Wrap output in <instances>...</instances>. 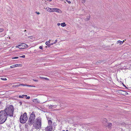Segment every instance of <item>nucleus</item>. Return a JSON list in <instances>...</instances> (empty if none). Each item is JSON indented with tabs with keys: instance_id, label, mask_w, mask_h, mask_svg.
Listing matches in <instances>:
<instances>
[{
	"instance_id": "nucleus-1",
	"label": "nucleus",
	"mask_w": 131,
	"mask_h": 131,
	"mask_svg": "<svg viewBox=\"0 0 131 131\" xmlns=\"http://www.w3.org/2000/svg\"><path fill=\"white\" fill-rule=\"evenodd\" d=\"M42 118L39 116L36 118L33 124V126L37 130L41 128Z\"/></svg>"
},
{
	"instance_id": "nucleus-2",
	"label": "nucleus",
	"mask_w": 131,
	"mask_h": 131,
	"mask_svg": "<svg viewBox=\"0 0 131 131\" xmlns=\"http://www.w3.org/2000/svg\"><path fill=\"white\" fill-rule=\"evenodd\" d=\"M8 116L6 112L4 110L0 111V124H2L5 122Z\"/></svg>"
},
{
	"instance_id": "nucleus-3",
	"label": "nucleus",
	"mask_w": 131,
	"mask_h": 131,
	"mask_svg": "<svg viewBox=\"0 0 131 131\" xmlns=\"http://www.w3.org/2000/svg\"><path fill=\"white\" fill-rule=\"evenodd\" d=\"M4 111L6 112L8 116L10 117L13 116L14 108L12 105H10L8 106Z\"/></svg>"
},
{
	"instance_id": "nucleus-4",
	"label": "nucleus",
	"mask_w": 131,
	"mask_h": 131,
	"mask_svg": "<svg viewBox=\"0 0 131 131\" xmlns=\"http://www.w3.org/2000/svg\"><path fill=\"white\" fill-rule=\"evenodd\" d=\"M27 119V113L25 112L23 115H21L20 118V121L21 123L24 124L26 122Z\"/></svg>"
},
{
	"instance_id": "nucleus-5",
	"label": "nucleus",
	"mask_w": 131,
	"mask_h": 131,
	"mask_svg": "<svg viewBox=\"0 0 131 131\" xmlns=\"http://www.w3.org/2000/svg\"><path fill=\"white\" fill-rule=\"evenodd\" d=\"M48 126L46 128L45 130L46 131H52L53 127V126L54 124H52L51 120H49L48 121Z\"/></svg>"
},
{
	"instance_id": "nucleus-6",
	"label": "nucleus",
	"mask_w": 131,
	"mask_h": 131,
	"mask_svg": "<svg viewBox=\"0 0 131 131\" xmlns=\"http://www.w3.org/2000/svg\"><path fill=\"white\" fill-rule=\"evenodd\" d=\"M26 46V45L25 43L21 44L20 45L16 46V48H18L20 49H25Z\"/></svg>"
},
{
	"instance_id": "nucleus-7",
	"label": "nucleus",
	"mask_w": 131,
	"mask_h": 131,
	"mask_svg": "<svg viewBox=\"0 0 131 131\" xmlns=\"http://www.w3.org/2000/svg\"><path fill=\"white\" fill-rule=\"evenodd\" d=\"M35 120L34 119L29 117L28 120L29 124L30 125L33 124L35 122Z\"/></svg>"
},
{
	"instance_id": "nucleus-8",
	"label": "nucleus",
	"mask_w": 131,
	"mask_h": 131,
	"mask_svg": "<svg viewBox=\"0 0 131 131\" xmlns=\"http://www.w3.org/2000/svg\"><path fill=\"white\" fill-rule=\"evenodd\" d=\"M54 12L60 13H62L61 11L59 9L57 8H52V12Z\"/></svg>"
},
{
	"instance_id": "nucleus-9",
	"label": "nucleus",
	"mask_w": 131,
	"mask_h": 131,
	"mask_svg": "<svg viewBox=\"0 0 131 131\" xmlns=\"http://www.w3.org/2000/svg\"><path fill=\"white\" fill-rule=\"evenodd\" d=\"M35 112H32L30 114L29 117L35 119L36 117L35 115Z\"/></svg>"
},
{
	"instance_id": "nucleus-10",
	"label": "nucleus",
	"mask_w": 131,
	"mask_h": 131,
	"mask_svg": "<svg viewBox=\"0 0 131 131\" xmlns=\"http://www.w3.org/2000/svg\"><path fill=\"white\" fill-rule=\"evenodd\" d=\"M32 101L36 104L39 103L40 102L37 99H34Z\"/></svg>"
},
{
	"instance_id": "nucleus-11",
	"label": "nucleus",
	"mask_w": 131,
	"mask_h": 131,
	"mask_svg": "<svg viewBox=\"0 0 131 131\" xmlns=\"http://www.w3.org/2000/svg\"><path fill=\"white\" fill-rule=\"evenodd\" d=\"M48 108L50 109H51L52 108H55L57 107V105H48Z\"/></svg>"
},
{
	"instance_id": "nucleus-12",
	"label": "nucleus",
	"mask_w": 131,
	"mask_h": 131,
	"mask_svg": "<svg viewBox=\"0 0 131 131\" xmlns=\"http://www.w3.org/2000/svg\"><path fill=\"white\" fill-rule=\"evenodd\" d=\"M46 9L48 12H52V8L47 7L46 8Z\"/></svg>"
},
{
	"instance_id": "nucleus-13",
	"label": "nucleus",
	"mask_w": 131,
	"mask_h": 131,
	"mask_svg": "<svg viewBox=\"0 0 131 131\" xmlns=\"http://www.w3.org/2000/svg\"><path fill=\"white\" fill-rule=\"evenodd\" d=\"M61 26L62 27H64L66 26V24L65 23H63L61 24Z\"/></svg>"
},
{
	"instance_id": "nucleus-14",
	"label": "nucleus",
	"mask_w": 131,
	"mask_h": 131,
	"mask_svg": "<svg viewBox=\"0 0 131 131\" xmlns=\"http://www.w3.org/2000/svg\"><path fill=\"white\" fill-rule=\"evenodd\" d=\"M15 67H21L22 66V64H15Z\"/></svg>"
},
{
	"instance_id": "nucleus-15",
	"label": "nucleus",
	"mask_w": 131,
	"mask_h": 131,
	"mask_svg": "<svg viewBox=\"0 0 131 131\" xmlns=\"http://www.w3.org/2000/svg\"><path fill=\"white\" fill-rule=\"evenodd\" d=\"M117 44L119 43L121 44H122L123 43V42L120 40H118L117 42Z\"/></svg>"
},
{
	"instance_id": "nucleus-16",
	"label": "nucleus",
	"mask_w": 131,
	"mask_h": 131,
	"mask_svg": "<svg viewBox=\"0 0 131 131\" xmlns=\"http://www.w3.org/2000/svg\"><path fill=\"white\" fill-rule=\"evenodd\" d=\"M50 40L49 41H47L45 43L46 45H48V44H49L50 43Z\"/></svg>"
},
{
	"instance_id": "nucleus-17",
	"label": "nucleus",
	"mask_w": 131,
	"mask_h": 131,
	"mask_svg": "<svg viewBox=\"0 0 131 131\" xmlns=\"http://www.w3.org/2000/svg\"><path fill=\"white\" fill-rule=\"evenodd\" d=\"M13 86L14 87H19L20 86V84H18L14 85H13Z\"/></svg>"
},
{
	"instance_id": "nucleus-18",
	"label": "nucleus",
	"mask_w": 131,
	"mask_h": 131,
	"mask_svg": "<svg viewBox=\"0 0 131 131\" xmlns=\"http://www.w3.org/2000/svg\"><path fill=\"white\" fill-rule=\"evenodd\" d=\"M1 79L3 80H4V81H6L7 80L6 78H1Z\"/></svg>"
},
{
	"instance_id": "nucleus-19",
	"label": "nucleus",
	"mask_w": 131,
	"mask_h": 131,
	"mask_svg": "<svg viewBox=\"0 0 131 131\" xmlns=\"http://www.w3.org/2000/svg\"><path fill=\"white\" fill-rule=\"evenodd\" d=\"M39 77L40 78L42 79H45L46 80H47L48 79L47 78H44V77H41V76H39Z\"/></svg>"
},
{
	"instance_id": "nucleus-20",
	"label": "nucleus",
	"mask_w": 131,
	"mask_h": 131,
	"mask_svg": "<svg viewBox=\"0 0 131 131\" xmlns=\"http://www.w3.org/2000/svg\"><path fill=\"white\" fill-rule=\"evenodd\" d=\"M27 86L30 87H35V86L32 85H27Z\"/></svg>"
},
{
	"instance_id": "nucleus-21",
	"label": "nucleus",
	"mask_w": 131,
	"mask_h": 131,
	"mask_svg": "<svg viewBox=\"0 0 131 131\" xmlns=\"http://www.w3.org/2000/svg\"><path fill=\"white\" fill-rule=\"evenodd\" d=\"M15 66V65H13L12 66H11L10 67L11 68H13L16 67Z\"/></svg>"
},
{
	"instance_id": "nucleus-22",
	"label": "nucleus",
	"mask_w": 131,
	"mask_h": 131,
	"mask_svg": "<svg viewBox=\"0 0 131 131\" xmlns=\"http://www.w3.org/2000/svg\"><path fill=\"white\" fill-rule=\"evenodd\" d=\"M61 1H63V0H61ZM66 1H67V2L69 4H70L71 3V2L70 1H68V0H66Z\"/></svg>"
},
{
	"instance_id": "nucleus-23",
	"label": "nucleus",
	"mask_w": 131,
	"mask_h": 131,
	"mask_svg": "<svg viewBox=\"0 0 131 131\" xmlns=\"http://www.w3.org/2000/svg\"><path fill=\"white\" fill-rule=\"evenodd\" d=\"M4 31V29L3 28H0V32L3 31Z\"/></svg>"
},
{
	"instance_id": "nucleus-24",
	"label": "nucleus",
	"mask_w": 131,
	"mask_h": 131,
	"mask_svg": "<svg viewBox=\"0 0 131 131\" xmlns=\"http://www.w3.org/2000/svg\"><path fill=\"white\" fill-rule=\"evenodd\" d=\"M20 86H27V84H20Z\"/></svg>"
},
{
	"instance_id": "nucleus-25",
	"label": "nucleus",
	"mask_w": 131,
	"mask_h": 131,
	"mask_svg": "<svg viewBox=\"0 0 131 131\" xmlns=\"http://www.w3.org/2000/svg\"><path fill=\"white\" fill-rule=\"evenodd\" d=\"M85 0H82V3H85Z\"/></svg>"
},
{
	"instance_id": "nucleus-26",
	"label": "nucleus",
	"mask_w": 131,
	"mask_h": 131,
	"mask_svg": "<svg viewBox=\"0 0 131 131\" xmlns=\"http://www.w3.org/2000/svg\"><path fill=\"white\" fill-rule=\"evenodd\" d=\"M25 57V56L24 55H23L22 56H20L19 57Z\"/></svg>"
},
{
	"instance_id": "nucleus-27",
	"label": "nucleus",
	"mask_w": 131,
	"mask_h": 131,
	"mask_svg": "<svg viewBox=\"0 0 131 131\" xmlns=\"http://www.w3.org/2000/svg\"><path fill=\"white\" fill-rule=\"evenodd\" d=\"M23 95L22 96L20 95L19 96V97L20 98H23Z\"/></svg>"
},
{
	"instance_id": "nucleus-28",
	"label": "nucleus",
	"mask_w": 131,
	"mask_h": 131,
	"mask_svg": "<svg viewBox=\"0 0 131 131\" xmlns=\"http://www.w3.org/2000/svg\"><path fill=\"white\" fill-rule=\"evenodd\" d=\"M30 98V96H28L26 98V99H29Z\"/></svg>"
},
{
	"instance_id": "nucleus-29",
	"label": "nucleus",
	"mask_w": 131,
	"mask_h": 131,
	"mask_svg": "<svg viewBox=\"0 0 131 131\" xmlns=\"http://www.w3.org/2000/svg\"><path fill=\"white\" fill-rule=\"evenodd\" d=\"M32 80H33L35 82H37L38 81V80H36L33 79Z\"/></svg>"
},
{
	"instance_id": "nucleus-30",
	"label": "nucleus",
	"mask_w": 131,
	"mask_h": 131,
	"mask_svg": "<svg viewBox=\"0 0 131 131\" xmlns=\"http://www.w3.org/2000/svg\"><path fill=\"white\" fill-rule=\"evenodd\" d=\"M57 42V40H55V41L54 42H53V43H54V44H55V43H56Z\"/></svg>"
},
{
	"instance_id": "nucleus-31",
	"label": "nucleus",
	"mask_w": 131,
	"mask_h": 131,
	"mask_svg": "<svg viewBox=\"0 0 131 131\" xmlns=\"http://www.w3.org/2000/svg\"><path fill=\"white\" fill-rule=\"evenodd\" d=\"M39 48L40 49H42V47L41 46H40L39 47Z\"/></svg>"
},
{
	"instance_id": "nucleus-32",
	"label": "nucleus",
	"mask_w": 131,
	"mask_h": 131,
	"mask_svg": "<svg viewBox=\"0 0 131 131\" xmlns=\"http://www.w3.org/2000/svg\"><path fill=\"white\" fill-rule=\"evenodd\" d=\"M47 45V46L49 47H50L51 46L50 44H48V45Z\"/></svg>"
},
{
	"instance_id": "nucleus-33",
	"label": "nucleus",
	"mask_w": 131,
	"mask_h": 131,
	"mask_svg": "<svg viewBox=\"0 0 131 131\" xmlns=\"http://www.w3.org/2000/svg\"><path fill=\"white\" fill-rule=\"evenodd\" d=\"M111 125H112V124L111 123H109L108 124V125H109L110 126H111Z\"/></svg>"
},
{
	"instance_id": "nucleus-34",
	"label": "nucleus",
	"mask_w": 131,
	"mask_h": 131,
	"mask_svg": "<svg viewBox=\"0 0 131 131\" xmlns=\"http://www.w3.org/2000/svg\"><path fill=\"white\" fill-rule=\"evenodd\" d=\"M6 125L8 127H10V126H9V124H7V125Z\"/></svg>"
},
{
	"instance_id": "nucleus-35",
	"label": "nucleus",
	"mask_w": 131,
	"mask_h": 131,
	"mask_svg": "<svg viewBox=\"0 0 131 131\" xmlns=\"http://www.w3.org/2000/svg\"><path fill=\"white\" fill-rule=\"evenodd\" d=\"M23 96H25V97H27V95H23Z\"/></svg>"
},
{
	"instance_id": "nucleus-36",
	"label": "nucleus",
	"mask_w": 131,
	"mask_h": 131,
	"mask_svg": "<svg viewBox=\"0 0 131 131\" xmlns=\"http://www.w3.org/2000/svg\"><path fill=\"white\" fill-rule=\"evenodd\" d=\"M36 13L38 14H39L40 13L39 12H36Z\"/></svg>"
},
{
	"instance_id": "nucleus-37",
	"label": "nucleus",
	"mask_w": 131,
	"mask_h": 131,
	"mask_svg": "<svg viewBox=\"0 0 131 131\" xmlns=\"http://www.w3.org/2000/svg\"><path fill=\"white\" fill-rule=\"evenodd\" d=\"M60 24L59 23H58L57 24V25L58 26H60Z\"/></svg>"
},
{
	"instance_id": "nucleus-38",
	"label": "nucleus",
	"mask_w": 131,
	"mask_h": 131,
	"mask_svg": "<svg viewBox=\"0 0 131 131\" xmlns=\"http://www.w3.org/2000/svg\"><path fill=\"white\" fill-rule=\"evenodd\" d=\"M53 44H54L53 43H51L50 44V45L51 46V45H52Z\"/></svg>"
},
{
	"instance_id": "nucleus-39",
	"label": "nucleus",
	"mask_w": 131,
	"mask_h": 131,
	"mask_svg": "<svg viewBox=\"0 0 131 131\" xmlns=\"http://www.w3.org/2000/svg\"><path fill=\"white\" fill-rule=\"evenodd\" d=\"M12 58V59H16V58Z\"/></svg>"
},
{
	"instance_id": "nucleus-40",
	"label": "nucleus",
	"mask_w": 131,
	"mask_h": 131,
	"mask_svg": "<svg viewBox=\"0 0 131 131\" xmlns=\"http://www.w3.org/2000/svg\"><path fill=\"white\" fill-rule=\"evenodd\" d=\"M47 1H51L52 0H47Z\"/></svg>"
},
{
	"instance_id": "nucleus-41",
	"label": "nucleus",
	"mask_w": 131,
	"mask_h": 131,
	"mask_svg": "<svg viewBox=\"0 0 131 131\" xmlns=\"http://www.w3.org/2000/svg\"><path fill=\"white\" fill-rule=\"evenodd\" d=\"M123 86H125V87H126V86H125V85L124 84H123Z\"/></svg>"
},
{
	"instance_id": "nucleus-42",
	"label": "nucleus",
	"mask_w": 131,
	"mask_h": 131,
	"mask_svg": "<svg viewBox=\"0 0 131 131\" xmlns=\"http://www.w3.org/2000/svg\"><path fill=\"white\" fill-rule=\"evenodd\" d=\"M124 41H125V40H123V41H122V42H123V43L124 42Z\"/></svg>"
},
{
	"instance_id": "nucleus-43",
	"label": "nucleus",
	"mask_w": 131,
	"mask_h": 131,
	"mask_svg": "<svg viewBox=\"0 0 131 131\" xmlns=\"http://www.w3.org/2000/svg\"><path fill=\"white\" fill-rule=\"evenodd\" d=\"M105 119V121H106V119Z\"/></svg>"
},
{
	"instance_id": "nucleus-44",
	"label": "nucleus",
	"mask_w": 131,
	"mask_h": 131,
	"mask_svg": "<svg viewBox=\"0 0 131 131\" xmlns=\"http://www.w3.org/2000/svg\"><path fill=\"white\" fill-rule=\"evenodd\" d=\"M25 31H26V30H25Z\"/></svg>"
}]
</instances>
